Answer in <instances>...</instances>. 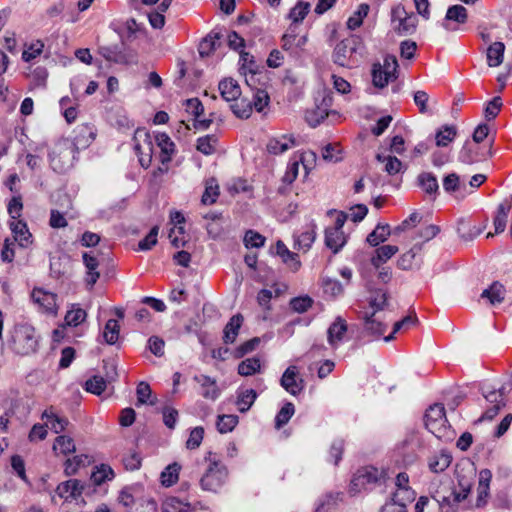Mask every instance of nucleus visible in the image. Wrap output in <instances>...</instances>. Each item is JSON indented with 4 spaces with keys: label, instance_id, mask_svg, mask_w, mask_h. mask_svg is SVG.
<instances>
[{
    "label": "nucleus",
    "instance_id": "1",
    "mask_svg": "<svg viewBox=\"0 0 512 512\" xmlns=\"http://www.w3.org/2000/svg\"><path fill=\"white\" fill-rule=\"evenodd\" d=\"M425 427L436 438L444 442L453 441L456 433L448 423L443 404L436 403L431 405L424 416Z\"/></svg>",
    "mask_w": 512,
    "mask_h": 512
},
{
    "label": "nucleus",
    "instance_id": "2",
    "mask_svg": "<svg viewBox=\"0 0 512 512\" xmlns=\"http://www.w3.org/2000/svg\"><path fill=\"white\" fill-rule=\"evenodd\" d=\"M204 461L207 463V466L199 480L200 487L204 491L216 493L226 482L228 470L212 452L207 453L204 457Z\"/></svg>",
    "mask_w": 512,
    "mask_h": 512
},
{
    "label": "nucleus",
    "instance_id": "3",
    "mask_svg": "<svg viewBox=\"0 0 512 512\" xmlns=\"http://www.w3.org/2000/svg\"><path fill=\"white\" fill-rule=\"evenodd\" d=\"M389 479L388 472L374 466H365L356 471L351 483L350 492L356 494L362 490L373 489L386 484Z\"/></svg>",
    "mask_w": 512,
    "mask_h": 512
},
{
    "label": "nucleus",
    "instance_id": "4",
    "mask_svg": "<svg viewBox=\"0 0 512 512\" xmlns=\"http://www.w3.org/2000/svg\"><path fill=\"white\" fill-rule=\"evenodd\" d=\"M362 41L356 35H351L340 41L333 52V62L339 66L352 68L358 65L362 55Z\"/></svg>",
    "mask_w": 512,
    "mask_h": 512
},
{
    "label": "nucleus",
    "instance_id": "5",
    "mask_svg": "<svg viewBox=\"0 0 512 512\" xmlns=\"http://www.w3.org/2000/svg\"><path fill=\"white\" fill-rule=\"evenodd\" d=\"M78 152L79 149L70 139H60L49 154L51 167L58 173H65L74 165Z\"/></svg>",
    "mask_w": 512,
    "mask_h": 512
},
{
    "label": "nucleus",
    "instance_id": "6",
    "mask_svg": "<svg viewBox=\"0 0 512 512\" xmlns=\"http://www.w3.org/2000/svg\"><path fill=\"white\" fill-rule=\"evenodd\" d=\"M11 349L19 355H29L37 351L38 337L30 324H18L11 336Z\"/></svg>",
    "mask_w": 512,
    "mask_h": 512
},
{
    "label": "nucleus",
    "instance_id": "7",
    "mask_svg": "<svg viewBox=\"0 0 512 512\" xmlns=\"http://www.w3.org/2000/svg\"><path fill=\"white\" fill-rule=\"evenodd\" d=\"M154 137L145 129L137 128L134 132V151L138 156L139 164L147 169L152 162L154 152Z\"/></svg>",
    "mask_w": 512,
    "mask_h": 512
},
{
    "label": "nucleus",
    "instance_id": "8",
    "mask_svg": "<svg viewBox=\"0 0 512 512\" xmlns=\"http://www.w3.org/2000/svg\"><path fill=\"white\" fill-rule=\"evenodd\" d=\"M391 22L394 31L399 35H411L416 30L418 20L413 12L408 13L404 6L397 5L392 8Z\"/></svg>",
    "mask_w": 512,
    "mask_h": 512
},
{
    "label": "nucleus",
    "instance_id": "9",
    "mask_svg": "<svg viewBox=\"0 0 512 512\" xmlns=\"http://www.w3.org/2000/svg\"><path fill=\"white\" fill-rule=\"evenodd\" d=\"M398 68V62L395 56L386 55L383 65L380 63L373 64L372 80L375 87L384 88L389 81L395 79Z\"/></svg>",
    "mask_w": 512,
    "mask_h": 512
},
{
    "label": "nucleus",
    "instance_id": "10",
    "mask_svg": "<svg viewBox=\"0 0 512 512\" xmlns=\"http://www.w3.org/2000/svg\"><path fill=\"white\" fill-rule=\"evenodd\" d=\"M91 486L82 484L81 481L77 479H70L68 481L60 483L55 493L62 499L68 501L72 499H77L82 494H90Z\"/></svg>",
    "mask_w": 512,
    "mask_h": 512
},
{
    "label": "nucleus",
    "instance_id": "11",
    "mask_svg": "<svg viewBox=\"0 0 512 512\" xmlns=\"http://www.w3.org/2000/svg\"><path fill=\"white\" fill-rule=\"evenodd\" d=\"M281 386L291 395L297 396L304 389V381L298 376L296 366H289L280 379Z\"/></svg>",
    "mask_w": 512,
    "mask_h": 512
},
{
    "label": "nucleus",
    "instance_id": "12",
    "mask_svg": "<svg viewBox=\"0 0 512 512\" xmlns=\"http://www.w3.org/2000/svg\"><path fill=\"white\" fill-rule=\"evenodd\" d=\"M468 20L467 9L459 4L452 5L447 9L442 26L447 31H455L457 27H452L451 23L455 22L458 25L465 24Z\"/></svg>",
    "mask_w": 512,
    "mask_h": 512
},
{
    "label": "nucleus",
    "instance_id": "13",
    "mask_svg": "<svg viewBox=\"0 0 512 512\" xmlns=\"http://www.w3.org/2000/svg\"><path fill=\"white\" fill-rule=\"evenodd\" d=\"M193 380L200 385V394L205 399L215 401L220 396V389L217 381L210 376L199 374L193 377Z\"/></svg>",
    "mask_w": 512,
    "mask_h": 512
},
{
    "label": "nucleus",
    "instance_id": "14",
    "mask_svg": "<svg viewBox=\"0 0 512 512\" xmlns=\"http://www.w3.org/2000/svg\"><path fill=\"white\" fill-rule=\"evenodd\" d=\"M56 297V294L44 291L41 288H35L31 293L34 303L50 314H56L57 312Z\"/></svg>",
    "mask_w": 512,
    "mask_h": 512
},
{
    "label": "nucleus",
    "instance_id": "15",
    "mask_svg": "<svg viewBox=\"0 0 512 512\" xmlns=\"http://www.w3.org/2000/svg\"><path fill=\"white\" fill-rule=\"evenodd\" d=\"M154 141L160 148L159 159L162 165L168 164L175 153V144L166 133H156Z\"/></svg>",
    "mask_w": 512,
    "mask_h": 512
},
{
    "label": "nucleus",
    "instance_id": "16",
    "mask_svg": "<svg viewBox=\"0 0 512 512\" xmlns=\"http://www.w3.org/2000/svg\"><path fill=\"white\" fill-rule=\"evenodd\" d=\"M41 419L46 420V428L49 427L56 434L63 432L69 425L68 418L58 415L52 406L44 410Z\"/></svg>",
    "mask_w": 512,
    "mask_h": 512
},
{
    "label": "nucleus",
    "instance_id": "17",
    "mask_svg": "<svg viewBox=\"0 0 512 512\" xmlns=\"http://www.w3.org/2000/svg\"><path fill=\"white\" fill-rule=\"evenodd\" d=\"M275 249L276 254L292 272H297L300 269L301 261L299 255L290 251L281 240L277 241Z\"/></svg>",
    "mask_w": 512,
    "mask_h": 512
},
{
    "label": "nucleus",
    "instance_id": "18",
    "mask_svg": "<svg viewBox=\"0 0 512 512\" xmlns=\"http://www.w3.org/2000/svg\"><path fill=\"white\" fill-rule=\"evenodd\" d=\"M83 263L86 267L85 283L89 289H92L100 277L98 272L99 262L92 253L84 252L82 255Z\"/></svg>",
    "mask_w": 512,
    "mask_h": 512
},
{
    "label": "nucleus",
    "instance_id": "19",
    "mask_svg": "<svg viewBox=\"0 0 512 512\" xmlns=\"http://www.w3.org/2000/svg\"><path fill=\"white\" fill-rule=\"evenodd\" d=\"M74 138L72 143L80 150L87 148L95 139V131L89 124L77 126L74 130Z\"/></svg>",
    "mask_w": 512,
    "mask_h": 512
},
{
    "label": "nucleus",
    "instance_id": "20",
    "mask_svg": "<svg viewBox=\"0 0 512 512\" xmlns=\"http://www.w3.org/2000/svg\"><path fill=\"white\" fill-rule=\"evenodd\" d=\"M297 145L293 135H281L271 138L267 143V151L270 154L279 155Z\"/></svg>",
    "mask_w": 512,
    "mask_h": 512
},
{
    "label": "nucleus",
    "instance_id": "21",
    "mask_svg": "<svg viewBox=\"0 0 512 512\" xmlns=\"http://www.w3.org/2000/svg\"><path fill=\"white\" fill-rule=\"evenodd\" d=\"M13 233V241L21 248H27L33 243V236L30 233L27 224L22 221H17L11 224Z\"/></svg>",
    "mask_w": 512,
    "mask_h": 512
},
{
    "label": "nucleus",
    "instance_id": "22",
    "mask_svg": "<svg viewBox=\"0 0 512 512\" xmlns=\"http://www.w3.org/2000/svg\"><path fill=\"white\" fill-rule=\"evenodd\" d=\"M249 66V74L245 73V81L246 84L251 88V90L257 91V88H265L267 87L268 77L264 72L256 71L257 65L254 60L250 61Z\"/></svg>",
    "mask_w": 512,
    "mask_h": 512
},
{
    "label": "nucleus",
    "instance_id": "23",
    "mask_svg": "<svg viewBox=\"0 0 512 512\" xmlns=\"http://www.w3.org/2000/svg\"><path fill=\"white\" fill-rule=\"evenodd\" d=\"M375 312H361L360 318L364 320V330L370 335L379 337L385 332L387 325L375 317Z\"/></svg>",
    "mask_w": 512,
    "mask_h": 512
},
{
    "label": "nucleus",
    "instance_id": "24",
    "mask_svg": "<svg viewBox=\"0 0 512 512\" xmlns=\"http://www.w3.org/2000/svg\"><path fill=\"white\" fill-rule=\"evenodd\" d=\"M316 228L315 223H310L305 231L299 235H294V248L303 249L304 251L309 250L316 239Z\"/></svg>",
    "mask_w": 512,
    "mask_h": 512
},
{
    "label": "nucleus",
    "instance_id": "25",
    "mask_svg": "<svg viewBox=\"0 0 512 512\" xmlns=\"http://www.w3.org/2000/svg\"><path fill=\"white\" fill-rule=\"evenodd\" d=\"M347 238L343 231L334 229H325V245L331 249L334 254L338 253L346 244Z\"/></svg>",
    "mask_w": 512,
    "mask_h": 512
},
{
    "label": "nucleus",
    "instance_id": "26",
    "mask_svg": "<svg viewBox=\"0 0 512 512\" xmlns=\"http://www.w3.org/2000/svg\"><path fill=\"white\" fill-rule=\"evenodd\" d=\"M306 43L307 37L305 35L298 36L292 30L282 37V48L294 55H297Z\"/></svg>",
    "mask_w": 512,
    "mask_h": 512
},
{
    "label": "nucleus",
    "instance_id": "27",
    "mask_svg": "<svg viewBox=\"0 0 512 512\" xmlns=\"http://www.w3.org/2000/svg\"><path fill=\"white\" fill-rule=\"evenodd\" d=\"M243 320V316L239 313L230 318L223 330V341L225 344H232L235 342L243 324Z\"/></svg>",
    "mask_w": 512,
    "mask_h": 512
},
{
    "label": "nucleus",
    "instance_id": "28",
    "mask_svg": "<svg viewBox=\"0 0 512 512\" xmlns=\"http://www.w3.org/2000/svg\"><path fill=\"white\" fill-rule=\"evenodd\" d=\"M347 332L346 321L338 317L328 328V342L332 347H336Z\"/></svg>",
    "mask_w": 512,
    "mask_h": 512
},
{
    "label": "nucleus",
    "instance_id": "29",
    "mask_svg": "<svg viewBox=\"0 0 512 512\" xmlns=\"http://www.w3.org/2000/svg\"><path fill=\"white\" fill-rule=\"evenodd\" d=\"M482 231V227L474 225L468 220L460 219L457 223V233L465 242L474 240Z\"/></svg>",
    "mask_w": 512,
    "mask_h": 512
},
{
    "label": "nucleus",
    "instance_id": "30",
    "mask_svg": "<svg viewBox=\"0 0 512 512\" xmlns=\"http://www.w3.org/2000/svg\"><path fill=\"white\" fill-rule=\"evenodd\" d=\"M221 96L227 102L237 101L241 95V88L232 78L224 79L219 83Z\"/></svg>",
    "mask_w": 512,
    "mask_h": 512
},
{
    "label": "nucleus",
    "instance_id": "31",
    "mask_svg": "<svg viewBox=\"0 0 512 512\" xmlns=\"http://www.w3.org/2000/svg\"><path fill=\"white\" fill-rule=\"evenodd\" d=\"M221 37L219 32H211L207 35L198 46L199 55L202 58L211 55L220 46Z\"/></svg>",
    "mask_w": 512,
    "mask_h": 512
},
{
    "label": "nucleus",
    "instance_id": "32",
    "mask_svg": "<svg viewBox=\"0 0 512 512\" xmlns=\"http://www.w3.org/2000/svg\"><path fill=\"white\" fill-rule=\"evenodd\" d=\"M418 185L420 188L428 195L433 196L434 198L438 194L439 185L437 178L431 172H423L418 175L417 178Z\"/></svg>",
    "mask_w": 512,
    "mask_h": 512
},
{
    "label": "nucleus",
    "instance_id": "33",
    "mask_svg": "<svg viewBox=\"0 0 512 512\" xmlns=\"http://www.w3.org/2000/svg\"><path fill=\"white\" fill-rule=\"evenodd\" d=\"M505 292L504 286L500 282L495 281L482 292L481 298L488 299L492 305L500 304L504 301Z\"/></svg>",
    "mask_w": 512,
    "mask_h": 512
},
{
    "label": "nucleus",
    "instance_id": "34",
    "mask_svg": "<svg viewBox=\"0 0 512 512\" xmlns=\"http://www.w3.org/2000/svg\"><path fill=\"white\" fill-rule=\"evenodd\" d=\"M505 45L496 41L487 48V64L489 67H498L504 58Z\"/></svg>",
    "mask_w": 512,
    "mask_h": 512
},
{
    "label": "nucleus",
    "instance_id": "35",
    "mask_svg": "<svg viewBox=\"0 0 512 512\" xmlns=\"http://www.w3.org/2000/svg\"><path fill=\"white\" fill-rule=\"evenodd\" d=\"M398 252L395 245H383L376 249V255L372 257L371 263L374 267L379 268L381 263H385Z\"/></svg>",
    "mask_w": 512,
    "mask_h": 512
},
{
    "label": "nucleus",
    "instance_id": "36",
    "mask_svg": "<svg viewBox=\"0 0 512 512\" xmlns=\"http://www.w3.org/2000/svg\"><path fill=\"white\" fill-rule=\"evenodd\" d=\"M114 478V471L108 465L101 464L99 467H96L95 471L92 472L90 477V482L94 486H101L106 481L112 480Z\"/></svg>",
    "mask_w": 512,
    "mask_h": 512
},
{
    "label": "nucleus",
    "instance_id": "37",
    "mask_svg": "<svg viewBox=\"0 0 512 512\" xmlns=\"http://www.w3.org/2000/svg\"><path fill=\"white\" fill-rule=\"evenodd\" d=\"M191 504L177 497H167L162 503V512H188Z\"/></svg>",
    "mask_w": 512,
    "mask_h": 512
},
{
    "label": "nucleus",
    "instance_id": "38",
    "mask_svg": "<svg viewBox=\"0 0 512 512\" xmlns=\"http://www.w3.org/2000/svg\"><path fill=\"white\" fill-rule=\"evenodd\" d=\"M257 398V393L254 389L242 390L238 393L237 402L238 410L241 413L247 412Z\"/></svg>",
    "mask_w": 512,
    "mask_h": 512
},
{
    "label": "nucleus",
    "instance_id": "39",
    "mask_svg": "<svg viewBox=\"0 0 512 512\" xmlns=\"http://www.w3.org/2000/svg\"><path fill=\"white\" fill-rule=\"evenodd\" d=\"M238 374L241 376H251L261 370V361L258 357H251L241 361L238 365Z\"/></svg>",
    "mask_w": 512,
    "mask_h": 512
},
{
    "label": "nucleus",
    "instance_id": "40",
    "mask_svg": "<svg viewBox=\"0 0 512 512\" xmlns=\"http://www.w3.org/2000/svg\"><path fill=\"white\" fill-rule=\"evenodd\" d=\"M53 450L62 455L73 453L76 450L74 440L69 436L60 435L53 443Z\"/></svg>",
    "mask_w": 512,
    "mask_h": 512
},
{
    "label": "nucleus",
    "instance_id": "41",
    "mask_svg": "<svg viewBox=\"0 0 512 512\" xmlns=\"http://www.w3.org/2000/svg\"><path fill=\"white\" fill-rule=\"evenodd\" d=\"M390 226L388 224H378L376 228L367 236V242L371 246H378L384 242L391 234Z\"/></svg>",
    "mask_w": 512,
    "mask_h": 512
},
{
    "label": "nucleus",
    "instance_id": "42",
    "mask_svg": "<svg viewBox=\"0 0 512 512\" xmlns=\"http://www.w3.org/2000/svg\"><path fill=\"white\" fill-rule=\"evenodd\" d=\"M457 135V129L453 125H444L435 135L436 145L440 147L447 146Z\"/></svg>",
    "mask_w": 512,
    "mask_h": 512
},
{
    "label": "nucleus",
    "instance_id": "43",
    "mask_svg": "<svg viewBox=\"0 0 512 512\" xmlns=\"http://www.w3.org/2000/svg\"><path fill=\"white\" fill-rule=\"evenodd\" d=\"M87 313L77 304H73L65 315V322L69 326H78L85 321Z\"/></svg>",
    "mask_w": 512,
    "mask_h": 512
},
{
    "label": "nucleus",
    "instance_id": "44",
    "mask_svg": "<svg viewBox=\"0 0 512 512\" xmlns=\"http://www.w3.org/2000/svg\"><path fill=\"white\" fill-rule=\"evenodd\" d=\"M181 466L174 462L169 464L161 473L160 479L162 485L166 487L172 486L177 482Z\"/></svg>",
    "mask_w": 512,
    "mask_h": 512
},
{
    "label": "nucleus",
    "instance_id": "45",
    "mask_svg": "<svg viewBox=\"0 0 512 512\" xmlns=\"http://www.w3.org/2000/svg\"><path fill=\"white\" fill-rule=\"evenodd\" d=\"M218 138L214 134L206 135L197 139L196 148L204 155H211L216 150Z\"/></svg>",
    "mask_w": 512,
    "mask_h": 512
},
{
    "label": "nucleus",
    "instance_id": "46",
    "mask_svg": "<svg viewBox=\"0 0 512 512\" xmlns=\"http://www.w3.org/2000/svg\"><path fill=\"white\" fill-rule=\"evenodd\" d=\"M369 305L373 309V312H375V314L378 311L383 310L388 305L387 291L383 289H376L375 291H373L369 299Z\"/></svg>",
    "mask_w": 512,
    "mask_h": 512
},
{
    "label": "nucleus",
    "instance_id": "47",
    "mask_svg": "<svg viewBox=\"0 0 512 512\" xmlns=\"http://www.w3.org/2000/svg\"><path fill=\"white\" fill-rule=\"evenodd\" d=\"M238 420H239V418L237 415H232V414L219 415L218 420L216 422L217 430L221 434L229 433L236 427V425L238 424Z\"/></svg>",
    "mask_w": 512,
    "mask_h": 512
},
{
    "label": "nucleus",
    "instance_id": "48",
    "mask_svg": "<svg viewBox=\"0 0 512 512\" xmlns=\"http://www.w3.org/2000/svg\"><path fill=\"white\" fill-rule=\"evenodd\" d=\"M120 326L115 319H109L104 327L103 337L107 344L113 345L119 338Z\"/></svg>",
    "mask_w": 512,
    "mask_h": 512
},
{
    "label": "nucleus",
    "instance_id": "49",
    "mask_svg": "<svg viewBox=\"0 0 512 512\" xmlns=\"http://www.w3.org/2000/svg\"><path fill=\"white\" fill-rule=\"evenodd\" d=\"M458 159L460 162L464 164H473L479 162L481 158L478 155V152L471 143L468 141L465 142L462 149L459 152Z\"/></svg>",
    "mask_w": 512,
    "mask_h": 512
},
{
    "label": "nucleus",
    "instance_id": "50",
    "mask_svg": "<svg viewBox=\"0 0 512 512\" xmlns=\"http://www.w3.org/2000/svg\"><path fill=\"white\" fill-rule=\"evenodd\" d=\"M369 12L368 4H360L358 9L354 12L352 16H350L347 20V27L350 30H355L356 28L362 25L364 17L367 16Z\"/></svg>",
    "mask_w": 512,
    "mask_h": 512
},
{
    "label": "nucleus",
    "instance_id": "51",
    "mask_svg": "<svg viewBox=\"0 0 512 512\" xmlns=\"http://www.w3.org/2000/svg\"><path fill=\"white\" fill-rule=\"evenodd\" d=\"M295 412V407L293 403L287 402L284 406L279 410L275 417V427L280 429L284 425H286Z\"/></svg>",
    "mask_w": 512,
    "mask_h": 512
},
{
    "label": "nucleus",
    "instance_id": "52",
    "mask_svg": "<svg viewBox=\"0 0 512 512\" xmlns=\"http://www.w3.org/2000/svg\"><path fill=\"white\" fill-rule=\"evenodd\" d=\"M420 247L414 246L406 253L402 254L398 259L397 265L402 270L412 269L415 264L416 256L418 255Z\"/></svg>",
    "mask_w": 512,
    "mask_h": 512
},
{
    "label": "nucleus",
    "instance_id": "53",
    "mask_svg": "<svg viewBox=\"0 0 512 512\" xmlns=\"http://www.w3.org/2000/svg\"><path fill=\"white\" fill-rule=\"evenodd\" d=\"M270 102L269 94L265 88H257V91L253 92L252 106L257 112H262Z\"/></svg>",
    "mask_w": 512,
    "mask_h": 512
},
{
    "label": "nucleus",
    "instance_id": "54",
    "mask_svg": "<svg viewBox=\"0 0 512 512\" xmlns=\"http://www.w3.org/2000/svg\"><path fill=\"white\" fill-rule=\"evenodd\" d=\"M417 321H418V319H417L416 315H408V316L404 317L402 320L397 321L393 326L392 333L389 334L388 336H386L384 338V341L390 342L391 340L394 339V335L397 332H399L402 329H405V330L409 329L410 327L414 326L417 323Z\"/></svg>",
    "mask_w": 512,
    "mask_h": 512
},
{
    "label": "nucleus",
    "instance_id": "55",
    "mask_svg": "<svg viewBox=\"0 0 512 512\" xmlns=\"http://www.w3.org/2000/svg\"><path fill=\"white\" fill-rule=\"evenodd\" d=\"M409 476L405 472H401L396 476V486L398 491L396 493L407 494L406 500L413 501L414 500V492L408 486Z\"/></svg>",
    "mask_w": 512,
    "mask_h": 512
},
{
    "label": "nucleus",
    "instance_id": "56",
    "mask_svg": "<svg viewBox=\"0 0 512 512\" xmlns=\"http://www.w3.org/2000/svg\"><path fill=\"white\" fill-rule=\"evenodd\" d=\"M452 457L449 454L442 453L429 461V468L434 473L443 472L451 464Z\"/></svg>",
    "mask_w": 512,
    "mask_h": 512
},
{
    "label": "nucleus",
    "instance_id": "57",
    "mask_svg": "<svg viewBox=\"0 0 512 512\" xmlns=\"http://www.w3.org/2000/svg\"><path fill=\"white\" fill-rule=\"evenodd\" d=\"M107 382L102 376L95 375L85 383L86 391L100 395L106 389Z\"/></svg>",
    "mask_w": 512,
    "mask_h": 512
},
{
    "label": "nucleus",
    "instance_id": "58",
    "mask_svg": "<svg viewBox=\"0 0 512 512\" xmlns=\"http://www.w3.org/2000/svg\"><path fill=\"white\" fill-rule=\"evenodd\" d=\"M232 112L241 119H247L250 117L253 106L250 101L242 99L240 102H236L231 105Z\"/></svg>",
    "mask_w": 512,
    "mask_h": 512
},
{
    "label": "nucleus",
    "instance_id": "59",
    "mask_svg": "<svg viewBox=\"0 0 512 512\" xmlns=\"http://www.w3.org/2000/svg\"><path fill=\"white\" fill-rule=\"evenodd\" d=\"M43 48L44 43L41 40L32 42L22 53L23 61L30 62L31 60L35 59L42 53Z\"/></svg>",
    "mask_w": 512,
    "mask_h": 512
},
{
    "label": "nucleus",
    "instance_id": "60",
    "mask_svg": "<svg viewBox=\"0 0 512 512\" xmlns=\"http://www.w3.org/2000/svg\"><path fill=\"white\" fill-rule=\"evenodd\" d=\"M322 287L324 293L332 297L339 296L343 293V286L336 279L324 278L322 281Z\"/></svg>",
    "mask_w": 512,
    "mask_h": 512
},
{
    "label": "nucleus",
    "instance_id": "61",
    "mask_svg": "<svg viewBox=\"0 0 512 512\" xmlns=\"http://www.w3.org/2000/svg\"><path fill=\"white\" fill-rule=\"evenodd\" d=\"M260 343L258 337H254L239 345L234 351L233 356L237 359L244 357L246 354L254 351Z\"/></svg>",
    "mask_w": 512,
    "mask_h": 512
},
{
    "label": "nucleus",
    "instance_id": "62",
    "mask_svg": "<svg viewBox=\"0 0 512 512\" xmlns=\"http://www.w3.org/2000/svg\"><path fill=\"white\" fill-rule=\"evenodd\" d=\"M381 512H407L406 504L400 501V493H394L391 500L382 506Z\"/></svg>",
    "mask_w": 512,
    "mask_h": 512
},
{
    "label": "nucleus",
    "instance_id": "63",
    "mask_svg": "<svg viewBox=\"0 0 512 512\" xmlns=\"http://www.w3.org/2000/svg\"><path fill=\"white\" fill-rule=\"evenodd\" d=\"M465 184H461L460 177L456 173H450L443 179V188L447 193H453L460 188L465 189Z\"/></svg>",
    "mask_w": 512,
    "mask_h": 512
},
{
    "label": "nucleus",
    "instance_id": "64",
    "mask_svg": "<svg viewBox=\"0 0 512 512\" xmlns=\"http://www.w3.org/2000/svg\"><path fill=\"white\" fill-rule=\"evenodd\" d=\"M309 10H310L309 3L299 2L297 5H295L291 9V11L289 13V17L294 23H299L306 17Z\"/></svg>",
    "mask_w": 512,
    "mask_h": 512
}]
</instances>
